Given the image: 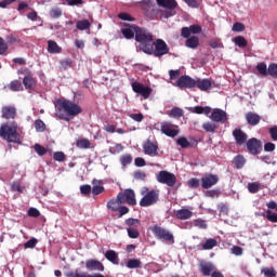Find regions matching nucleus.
Returning a JSON list of instances; mask_svg holds the SVG:
<instances>
[{
    "instance_id": "f257e3e1",
    "label": "nucleus",
    "mask_w": 277,
    "mask_h": 277,
    "mask_svg": "<svg viewBox=\"0 0 277 277\" xmlns=\"http://www.w3.org/2000/svg\"><path fill=\"white\" fill-rule=\"evenodd\" d=\"M55 108L57 118L65 122H70L72 118L83 113L81 106L70 100H57Z\"/></svg>"
},
{
    "instance_id": "f03ea898",
    "label": "nucleus",
    "mask_w": 277,
    "mask_h": 277,
    "mask_svg": "<svg viewBox=\"0 0 277 277\" xmlns=\"http://www.w3.org/2000/svg\"><path fill=\"white\" fill-rule=\"evenodd\" d=\"M0 137L10 144H21V134L18 133V123H4L0 127Z\"/></svg>"
},
{
    "instance_id": "7ed1b4c3",
    "label": "nucleus",
    "mask_w": 277,
    "mask_h": 277,
    "mask_svg": "<svg viewBox=\"0 0 277 277\" xmlns=\"http://www.w3.org/2000/svg\"><path fill=\"white\" fill-rule=\"evenodd\" d=\"M146 55H154L155 57H163L170 53V48L163 39H156L150 45L146 48Z\"/></svg>"
},
{
    "instance_id": "20e7f679",
    "label": "nucleus",
    "mask_w": 277,
    "mask_h": 277,
    "mask_svg": "<svg viewBox=\"0 0 277 277\" xmlns=\"http://www.w3.org/2000/svg\"><path fill=\"white\" fill-rule=\"evenodd\" d=\"M135 40L140 43L138 49L140 51H143V53H146V49L151 45L154 42L153 32L148 31L146 28H142L138 26L136 28V36Z\"/></svg>"
},
{
    "instance_id": "39448f33",
    "label": "nucleus",
    "mask_w": 277,
    "mask_h": 277,
    "mask_svg": "<svg viewBox=\"0 0 277 277\" xmlns=\"http://www.w3.org/2000/svg\"><path fill=\"white\" fill-rule=\"evenodd\" d=\"M159 194L160 192L157 189H148V187L144 186L141 189V196L143 198L140 200V207H153V205H157L159 202Z\"/></svg>"
},
{
    "instance_id": "423d86ee",
    "label": "nucleus",
    "mask_w": 277,
    "mask_h": 277,
    "mask_svg": "<svg viewBox=\"0 0 277 277\" xmlns=\"http://www.w3.org/2000/svg\"><path fill=\"white\" fill-rule=\"evenodd\" d=\"M151 233L155 235L156 239H159L160 241H164V243H168L169 246H173L174 234H172L167 228H163L159 225H154L151 227Z\"/></svg>"
},
{
    "instance_id": "0eeeda50",
    "label": "nucleus",
    "mask_w": 277,
    "mask_h": 277,
    "mask_svg": "<svg viewBox=\"0 0 277 277\" xmlns=\"http://www.w3.org/2000/svg\"><path fill=\"white\" fill-rule=\"evenodd\" d=\"M117 199L121 205H129L130 207H135L137 205V200L135 199V190L131 188H127L123 192L117 195Z\"/></svg>"
},
{
    "instance_id": "6e6552de",
    "label": "nucleus",
    "mask_w": 277,
    "mask_h": 277,
    "mask_svg": "<svg viewBox=\"0 0 277 277\" xmlns=\"http://www.w3.org/2000/svg\"><path fill=\"white\" fill-rule=\"evenodd\" d=\"M160 131L161 133H163V135H167V137H176L179 133H181V130H179V126L173 124L170 121L161 122Z\"/></svg>"
},
{
    "instance_id": "1a4fd4ad",
    "label": "nucleus",
    "mask_w": 277,
    "mask_h": 277,
    "mask_svg": "<svg viewBox=\"0 0 277 277\" xmlns=\"http://www.w3.org/2000/svg\"><path fill=\"white\" fill-rule=\"evenodd\" d=\"M131 88L132 91L135 92V94H140V96H142V98H144L145 101L150 98V94H153V88L146 87L137 81L132 82Z\"/></svg>"
},
{
    "instance_id": "9d476101",
    "label": "nucleus",
    "mask_w": 277,
    "mask_h": 277,
    "mask_svg": "<svg viewBox=\"0 0 277 277\" xmlns=\"http://www.w3.org/2000/svg\"><path fill=\"white\" fill-rule=\"evenodd\" d=\"M246 145L250 155H261V150H263V142L256 137L249 138Z\"/></svg>"
},
{
    "instance_id": "9b49d317",
    "label": "nucleus",
    "mask_w": 277,
    "mask_h": 277,
    "mask_svg": "<svg viewBox=\"0 0 277 277\" xmlns=\"http://www.w3.org/2000/svg\"><path fill=\"white\" fill-rule=\"evenodd\" d=\"M202 32V26L198 24L190 25L188 27L181 28L182 38H189L192 36H198V34Z\"/></svg>"
},
{
    "instance_id": "f8f14e48",
    "label": "nucleus",
    "mask_w": 277,
    "mask_h": 277,
    "mask_svg": "<svg viewBox=\"0 0 277 277\" xmlns=\"http://www.w3.org/2000/svg\"><path fill=\"white\" fill-rule=\"evenodd\" d=\"M124 28H121V34L126 40H133L137 35L138 26L135 24H123Z\"/></svg>"
},
{
    "instance_id": "ddd939ff",
    "label": "nucleus",
    "mask_w": 277,
    "mask_h": 277,
    "mask_svg": "<svg viewBox=\"0 0 277 277\" xmlns=\"http://www.w3.org/2000/svg\"><path fill=\"white\" fill-rule=\"evenodd\" d=\"M176 87L183 90V88H187L192 90V88H196V79L185 75L181 76L176 81Z\"/></svg>"
},
{
    "instance_id": "4468645a",
    "label": "nucleus",
    "mask_w": 277,
    "mask_h": 277,
    "mask_svg": "<svg viewBox=\"0 0 277 277\" xmlns=\"http://www.w3.org/2000/svg\"><path fill=\"white\" fill-rule=\"evenodd\" d=\"M143 150L145 155L149 157H158L159 156V145L157 143H153V141L148 140L143 145Z\"/></svg>"
},
{
    "instance_id": "2eb2a0df",
    "label": "nucleus",
    "mask_w": 277,
    "mask_h": 277,
    "mask_svg": "<svg viewBox=\"0 0 277 277\" xmlns=\"http://www.w3.org/2000/svg\"><path fill=\"white\" fill-rule=\"evenodd\" d=\"M220 177L217 175L208 174L201 177V187L202 189H211L213 185H217Z\"/></svg>"
},
{
    "instance_id": "dca6fc26",
    "label": "nucleus",
    "mask_w": 277,
    "mask_h": 277,
    "mask_svg": "<svg viewBox=\"0 0 277 277\" xmlns=\"http://www.w3.org/2000/svg\"><path fill=\"white\" fill-rule=\"evenodd\" d=\"M158 183L167 185V187H174L176 185V175L174 174H157Z\"/></svg>"
},
{
    "instance_id": "f3484780",
    "label": "nucleus",
    "mask_w": 277,
    "mask_h": 277,
    "mask_svg": "<svg viewBox=\"0 0 277 277\" xmlns=\"http://www.w3.org/2000/svg\"><path fill=\"white\" fill-rule=\"evenodd\" d=\"M233 137L238 146H243L248 143V134L241 129H235L233 131Z\"/></svg>"
},
{
    "instance_id": "a211bd4d",
    "label": "nucleus",
    "mask_w": 277,
    "mask_h": 277,
    "mask_svg": "<svg viewBox=\"0 0 277 277\" xmlns=\"http://www.w3.org/2000/svg\"><path fill=\"white\" fill-rule=\"evenodd\" d=\"M210 118L213 122H221L222 124H224V122H226L228 120L226 111H224L220 108L213 109Z\"/></svg>"
},
{
    "instance_id": "6ab92c4d",
    "label": "nucleus",
    "mask_w": 277,
    "mask_h": 277,
    "mask_svg": "<svg viewBox=\"0 0 277 277\" xmlns=\"http://www.w3.org/2000/svg\"><path fill=\"white\" fill-rule=\"evenodd\" d=\"M85 267L89 272H105V265L98 260H88L85 262Z\"/></svg>"
},
{
    "instance_id": "aec40b11",
    "label": "nucleus",
    "mask_w": 277,
    "mask_h": 277,
    "mask_svg": "<svg viewBox=\"0 0 277 277\" xmlns=\"http://www.w3.org/2000/svg\"><path fill=\"white\" fill-rule=\"evenodd\" d=\"M199 269L203 276H211L215 272V265L211 262L201 261L199 264Z\"/></svg>"
},
{
    "instance_id": "412c9836",
    "label": "nucleus",
    "mask_w": 277,
    "mask_h": 277,
    "mask_svg": "<svg viewBox=\"0 0 277 277\" xmlns=\"http://www.w3.org/2000/svg\"><path fill=\"white\" fill-rule=\"evenodd\" d=\"M213 83L208 78L205 79H197L195 88H198L201 92H207L208 90H211Z\"/></svg>"
},
{
    "instance_id": "4be33fe9",
    "label": "nucleus",
    "mask_w": 277,
    "mask_h": 277,
    "mask_svg": "<svg viewBox=\"0 0 277 277\" xmlns=\"http://www.w3.org/2000/svg\"><path fill=\"white\" fill-rule=\"evenodd\" d=\"M2 118L5 120H14L16 118V108L14 106L2 107Z\"/></svg>"
},
{
    "instance_id": "5701e85b",
    "label": "nucleus",
    "mask_w": 277,
    "mask_h": 277,
    "mask_svg": "<svg viewBox=\"0 0 277 277\" xmlns=\"http://www.w3.org/2000/svg\"><path fill=\"white\" fill-rule=\"evenodd\" d=\"M246 120L247 124H249L250 127H256V124L261 122V117L256 113L249 111L246 114Z\"/></svg>"
},
{
    "instance_id": "b1692460",
    "label": "nucleus",
    "mask_w": 277,
    "mask_h": 277,
    "mask_svg": "<svg viewBox=\"0 0 277 277\" xmlns=\"http://www.w3.org/2000/svg\"><path fill=\"white\" fill-rule=\"evenodd\" d=\"M23 85L25 90H36V85H38V80L34 78V76H28L23 78Z\"/></svg>"
},
{
    "instance_id": "393cba45",
    "label": "nucleus",
    "mask_w": 277,
    "mask_h": 277,
    "mask_svg": "<svg viewBox=\"0 0 277 277\" xmlns=\"http://www.w3.org/2000/svg\"><path fill=\"white\" fill-rule=\"evenodd\" d=\"M105 259L113 263V265H120V258H118V253L114 250H107L104 254Z\"/></svg>"
},
{
    "instance_id": "a878e982",
    "label": "nucleus",
    "mask_w": 277,
    "mask_h": 277,
    "mask_svg": "<svg viewBox=\"0 0 277 277\" xmlns=\"http://www.w3.org/2000/svg\"><path fill=\"white\" fill-rule=\"evenodd\" d=\"M194 212H192L189 209H180L175 212V217L177 220H189L190 217H193Z\"/></svg>"
},
{
    "instance_id": "bb28decb",
    "label": "nucleus",
    "mask_w": 277,
    "mask_h": 277,
    "mask_svg": "<svg viewBox=\"0 0 277 277\" xmlns=\"http://www.w3.org/2000/svg\"><path fill=\"white\" fill-rule=\"evenodd\" d=\"M185 47H187V49H196L197 47H200V38L196 36L186 38Z\"/></svg>"
},
{
    "instance_id": "cd10ccee",
    "label": "nucleus",
    "mask_w": 277,
    "mask_h": 277,
    "mask_svg": "<svg viewBox=\"0 0 277 277\" xmlns=\"http://www.w3.org/2000/svg\"><path fill=\"white\" fill-rule=\"evenodd\" d=\"M247 189L250 194H259L261 189H265V185H262L259 182H251L248 184Z\"/></svg>"
},
{
    "instance_id": "c85d7f7f",
    "label": "nucleus",
    "mask_w": 277,
    "mask_h": 277,
    "mask_svg": "<svg viewBox=\"0 0 277 277\" xmlns=\"http://www.w3.org/2000/svg\"><path fill=\"white\" fill-rule=\"evenodd\" d=\"M48 53H52V54L62 53V47H60V44H57V42H55L53 40H49L48 41Z\"/></svg>"
},
{
    "instance_id": "c756f323",
    "label": "nucleus",
    "mask_w": 277,
    "mask_h": 277,
    "mask_svg": "<svg viewBox=\"0 0 277 277\" xmlns=\"http://www.w3.org/2000/svg\"><path fill=\"white\" fill-rule=\"evenodd\" d=\"M126 267H128V269H142V261L138 259H130Z\"/></svg>"
},
{
    "instance_id": "7c9ffc66",
    "label": "nucleus",
    "mask_w": 277,
    "mask_h": 277,
    "mask_svg": "<svg viewBox=\"0 0 277 277\" xmlns=\"http://www.w3.org/2000/svg\"><path fill=\"white\" fill-rule=\"evenodd\" d=\"M9 90H11V92H23V82H21V80L11 81L9 84Z\"/></svg>"
},
{
    "instance_id": "2f4dec72",
    "label": "nucleus",
    "mask_w": 277,
    "mask_h": 277,
    "mask_svg": "<svg viewBox=\"0 0 277 277\" xmlns=\"http://www.w3.org/2000/svg\"><path fill=\"white\" fill-rule=\"evenodd\" d=\"M215 246H217V240L215 238H209L201 243V250H213Z\"/></svg>"
},
{
    "instance_id": "473e14b6",
    "label": "nucleus",
    "mask_w": 277,
    "mask_h": 277,
    "mask_svg": "<svg viewBox=\"0 0 277 277\" xmlns=\"http://www.w3.org/2000/svg\"><path fill=\"white\" fill-rule=\"evenodd\" d=\"M169 118H183L184 111L180 107H173L169 113H168Z\"/></svg>"
},
{
    "instance_id": "72a5a7b5",
    "label": "nucleus",
    "mask_w": 277,
    "mask_h": 277,
    "mask_svg": "<svg viewBox=\"0 0 277 277\" xmlns=\"http://www.w3.org/2000/svg\"><path fill=\"white\" fill-rule=\"evenodd\" d=\"M233 42L236 44V47H239L240 49H246L248 47V40H246V37L243 36H237L233 39Z\"/></svg>"
},
{
    "instance_id": "f704fd0d",
    "label": "nucleus",
    "mask_w": 277,
    "mask_h": 277,
    "mask_svg": "<svg viewBox=\"0 0 277 277\" xmlns=\"http://www.w3.org/2000/svg\"><path fill=\"white\" fill-rule=\"evenodd\" d=\"M120 205H122V202H120V200L117 198V199H110L108 202H107V209H109L110 211H118L120 209Z\"/></svg>"
},
{
    "instance_id": "c9c22d12",
    "label": "nucleus",
    "mask_w": 277,
    "mask_h": 277,
    "mask_svg": "<svg viewBox=\"0 0 277 277\" xmlns=\"http://www.w3.org/2000/svg\"><path fill=\"white\" fill-rule=\"evenodd\" d=\"M77 148L88 149L91 148L92 143L88 138H79L76 141Z\"/></svg>"
},
{
    "instance_id": "e433bc0d",
    "label": "nucleus",
    "mask_w": 277,
    "mask_h": 277,
    "mask_svg": "<svg viewBox=\"0 0 277 277\" xmlns=\"http://www.w3.org/2000/svg\"><path fill=\"white\" fill-rule=\"evenodd\" d=\"M235 168H237V170H241V168H243V166H246V158L241 155H238L234 158L233 161Z\"/></svg>"
},
{
    "instance_id": "4c0bfd02",
    "label": "nucleus",
    "mask_w": 277,
    "mask_h": 277,
    "mask_svg": "<svg viewBox=\"0 0 277 277\" xmlns=\"http://www.w3.org/2000/svg\"><path fill=\"white\" fill-rule=\"evenodd\" d=\"M119 161L123 168H127V166L133 163V156L131 154H124L120 157Z\"/></svg>"
},
{
    "instance_id": "58836bf2",
    "label": "nucleus",
    "mask_w": 277,
    "mask_h": 277,
    "mask_svg": "<svg viewBox=\"0 0 277 277\" xmlns=\"http://www.w3.org/2000/svg\"><path fill=\"white\" fill-rule=\"evenodd\" d=\"M158 5L167 8V10H174L177 3L176 0H162V2H158Z\"/></svg>"
},
{
    "instance_id": "ea45409f",
    "label": "nucleus",
    "mask_w": 277,
    "mask_h": 277,
    "mask_svg": "<svg viewBox=\"0 0 277 277\" xmlns=\"http://www.w3.org/2000/svg\"><path fill=\"white\" fill-rule=\"evenodd\" d=\"M91 24L88 19L78 21L76 23V28L79 29V31H85V29H90Z\"/></svg>"
},
{
    "instance_id": "a19ab883",
    "label": "nucleus",
    "mask_w": 277,
    "mask_h": 277,
    "mask_svg": "<svg viewBox=\"0 0 277 277\" xmlns=\"http://www.w3.org/2000/svg\"><path fill=\"white\" fill-rule=\"evenodd\" d=\"M217 128L219 126L211 121L205 122L202 124V129L206 130L207 133H213Z\"/></svg>"
},
{
    "instance_id": "79ce46f5",
    "label": "nucleus",
    "mask_w": 277,
    "mask_h": 277,
    "mask_svg": "<svg viewBox=\"0 0 277 277\" xmlns=\"http://www.w3.org/2000/svg\"><path fill=\"white\" fill-rule=\"evenodd\" d=\"M35 129L37 133H44L47 131V124L41 119L35 120Z\"/></svg>"
},
{
    "instance_id": "37998d69",
    "label": "nucleus",
    "mask_w": 277,
    "mask_h": 277,
    "mask_svg": "<svg viewBox=\"0 0 277 277\" xmlns=\"http://www.w3.org/2000/svg\"><path fill=\"white\" fill-rule=\"evenodd\" d=\"M256 70L258 72H260L262 75V77H267V74H268V68H267V64L265 63H259L256 65Z\"/></svg>"
},
{
    "instance_id": "c03bdc74",
    "label": "nucleus",
    "mask_w": 277,
    "mask_h": 277,
    "mask_svg": "<svg viewBox=\"0 0 277 277\" xmlns=\"http://www.w3.org/2000/svg\"><path fill=\"white\" fill-rule=\"evenodd\" d=\"M261 273L264 274L265 277H276L277 273L274 267H264L261 269Z\"/></svg>"
},
{
    "instance_id": "a18cd8bd",
    "label": "nucleus",
    "mask_w": 277,
    "mask_h": 277,
    "mask_svg": "<svg viewBox=\"0 0 277 277\" xmlns=\"http://www.w3.org/2000/svg\"><path fill=\"white\" fill-rule=\"evenodd\" d=\"M222 192L220 189H210L205 193L206 198H220Z\"/></svg>"
},
{
    "instance_id": "49530a36",
    "label": "nucleus",
    "mask_w": 277,
    "mask_h": 277,
    "mask_svg": "<svg viewBox=\"0 0 277 277\" xmlns=\"http://www.w3.org/2000/svg\"><path fill=\"white\" fill-rule=\"evenodd\" d=\"M124 150V146L122 144H116L113 147H109L110 155H120Z\"/></svg>"
},
{
    "instance_id": "de8ad7c7",
    "label": "nucleus",
    "mask_w": 277,
    "mask_h": 277,
    "mask_svg": "<svg viewBox=\"0 0 277 277\" xmlns=\"http://www.w3.org/2000/svg\"><path fill=\"white\" fill-rule=\"evenodd\" d=\"M187 185L189 189H198V187H200V180L193 177L187 181Z\"/></svg>"
},
{
    "instance_id": "09e8293b",
    "label": "nucleus",
    "mask_w": 277,
    "mask_h": 277,
    "mask_svg": "<svg viewBox=\"0 0 277 277\" xmlns=\"http://www.w3.org/2000/svg\"><path fill=\"white\" fill-rule=\"evenodd\" d=\"M176 142L177 146H181V148H189V146H192V143H189L185 136H181Z\"/></svg>"
},
{
    "instance_id": "8fccbe9b",
    "label": "nucleus",
    "mask_w": 277,
    "mask_h": 277,
    "mask_svg": "<svg viewBox=\"0 0 277 277\" xmlns=\"http://www.w3.org/2000/svg\"><path fill=\"white\" fill-rule=\"evenodd\" d=\"M35 151L37 153V155H39V157H44V155H47L48 153V149L40 144H35Z\"/></svg>"
},
{
    "instance_id": "3c124183",
    "label": "nucleus",
    "mask_w": 277,
    "mask_h": 277,
    "mask_svg": "<svg viewBox=\"0 0 277 277\" xmlns=\"http://www.w3.org/2000/svg\"><path fill=\"white\" fill-rule=\"evenodd\" d=\"M8 42H5V40L0 37V55H8Z\"/></svg>"
},
{
    "instance_id": "603ef678",
    "label": "nucleus",
    "mask_w": 277,
    "mask_h": 277,
    "mask_svg": "<svg viewBox=\"0 0 277 277\" xmlns=\"http://www.w3.org/2000/svg\"><path fill=\"white\" fill-rule=\"evenodd\" d=\"M273 79H277V64L273 63L268 65V74Z\"/></svg>"
},
{
    "instance_id": "864d4df0",
    "label": "nucleus",
    "mask_w": 277,
    "mask_h": 277,
    "mask_svg": "<svg viewBox=\"0 0 277 277\" xmlns=\"http://www.w3.org/2000/svg\"><path fill=\"white\" fill-rule=\"evenodd\" d=\"M54 161L64 162L66 161V154L64 151H55L53 154Z\"/></svg>"
},
{
    "instance_id": "5fc2aeb1",
    "label": "nucleus",
    "mask_w": 277,
    "mask_h": 277,
    "mask_svg": "<svg viewBox=\"0 0 277 277\" xmlns=\"http://www.w3.org/2000/svg\"><path fill=\"white\" fill-rule=\"evenodd\" d=\"M62 70H68V68L72 67V60L67 58L60 62Z\"/></svg>"
},
{
    "instance_id": "6e6d98bb",
    "label": "nucleus",
    "mask_w": 277,
    "mask_h": 277,
    "mask_svg": "<svg viewBox=\"0 0 277 277\" xmlns=\"http://www.w3.org/2000/svg\"><path fill=\"white\" fill-rule=\"evenodd\" d=\"M194 226H196L197 228H201L203 230H206V228L208 227L207 221L202 219L194 220Z\"/></svg>"
},
{
    "instance_id": "4d7b16f0",
    "label": "nucleus",
    "mask_w": 277,
    "mask_h": 277,
    "mask_svg": "<svg viewBox=\"0 0 277 277\" xmlns=\"http://www.w3.org/2000/svg\"><path fill=\"white\" fill-rule=\"evenodd\" d=\"M11 192H18V194H23V186H21V181H15L11 184Z\"/></svg>"
},
{
    "instance_id": "13d9d810",
    "label": "nucleus",
    "mask_w": 277,
    "mask_h": 277,
    "mask_svg": "<svg viewBox=\"0 0 277 277\" xmlns=\"http://www.w3.org/2000/svg\"><path fill=\"white\" fill-rule=\"evenodd\" d=\"M176 14V11L174 9H167L166 11L161 12V18H171V16H174Z\"/></svg>"
},
{
    "instance_id": "bf43d9fd",
    "label": "nucleus",
    "mask_w": 277,
    "mask_h": 277,
    "mask_svg": "<svg viewBox=\"0 0 277 277\" xmlns=\"http://www.w3.org/2000/svg\"><path fill=\"white\" fill-rule=\"evenodd\" d=\"M266 220L268 222L277 223V213L272 212V210H266Z\"/></svg>"
},
{
    "instance_id": "052dcab7",
    "label": "nucleus",
    "mask_w": 277,
    "mask_h": 277,
    "mask_svg": "<svg viewBox=\"0 0 277 277\" xmlns=\"http://www.w3.org/2000/svg\"><path fill=\"white\" fill-rule=\"evenodd\" d=\"M209 47H211V49H222V47L224 45L222 44L220 39H212L209 42Z\"/></svg>"
},
{
    "instance_id": "680f3d73",
    "label": "nucleus",
    "mask_w": 277,
    "mask_h": 277,
    "mask_svg": "<svg viewBox=\"0 0 277 277\" xmlns=\"http://www.w3.org/2000/svg\"><path fill=\"white\" fill-rule=\"evenodd\" d=\"M91 193H92V186L90 185L80 186V194H82V196H90Z\"/></svg>"
},
{
    "instance_id": "e2e57ef3",
    "label": "nucleus",
    "mask_w": 277,
    "mask_h": 277,
    "mask_svg": "<svg viewBox=\"0 0 277 277\" xmlns=\"http://www.w3.org/2000/svg\"><path fill=\"white\" fill-rule=\"evenodd\" d=\"M36 246H38V239L36 238H30L28 241H26L24 243V248H30V249H34Z\"/></svg>"
},
{
    "instance_id": "0e129e2a",
    "label": "nucleus",
    "mask_w": 277,
    "mask_h": 277,
    "mask_svg": "<svg viewBox=\"0 0 277 277\" xmlns=\"http://www.w3.org/2000/svg\"><path fill=\"white\" fill-rule=\"evenodd\" d=\"M128 236L130 237V239H137V237H140V232L135 228H128Z\"/></svg>"
},
{
    "instance_id": "69168bd1",
    "label": "nucleus",
    "mask_w": 277,
    "mask_h": 277,
    "mask_svg": "<svg viewBox=\"0 0 277 277\" xmlns=\"http://www.w3.org/2000/svg\"><path fill=\"white\" fill-rule=\"evenodd\" d=\"M140 3H141L142 10H145L147 12L148 10H150V8H153V2L150 0H142Z\"/></svg>"
},
{
    "instance_id": "338daca9",
    "label": "nucleus",
    "mask_w": 277,
    "mask_h": 277,
    "mask_svg": "<svg viewBox=\"0 0 277 277\" xmlns=\"http://www.w3.org/2000/svg\"><path fill=\"white\" fill-rule=\"evenodd\" d=\"M51 18H60L62 16V9H52L50 11Z\"/></svg>"
},
{
    "instance_id": "774afa93",
    "label": "nucleus",
    "mask_w": 277,
    "mask_h": 277,
    "mask_svg": "<svg viewBox=\"0 0 277 277\" xmlns=\"http://www.w3.org/2000/svg\"><path fill=\"white\" fill-rule=\"evenodd\" d=\"M268 132L271 135V140H273V142H277V127L269 128Z\"/></svg>"
}]
</instances>
